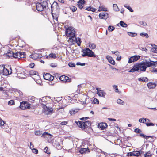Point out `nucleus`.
Returning a JSON list of instances; mask_svg holds the SVG:
<instances>
[{
  "mask_svg": "<svg viewBox=\"0 0 157 157\" xmlns=\"http://www.w3.org/2000/svg\"><path fill=\"white\" fill-rule=\"evenodd\" d=\"M51 13L53 19L58 21V18L59 15L60 8L57 2H54L51 5Z\"/></svg>",
  "mask_w": 157,
  "mask_h": 157,
  "instance_id": "nucleus-1",
  "label": "nucleus"
},
{
  "mask_svg": "<svg viewBox=\"0 0 157 157\" xmlns=\"http://www.w3.org/2000/svg\"><path fill=\"white\" fill-rule=\"evenodd\" d=\"M137 64L140 67L139 68V72L141 71H145L147 67L155 66V62L153 61L142 62L141 63H137Z\"/></svg>",
  "mask_w": 157,
  "mask_h": 157,
  "instance_id": "nucleus-2",
  "label": "nucleus"
},
{
  "mask_svg": "<svg viewBox=\"0 0 157 157\" xmlns=\"http://www.w3.org/2000/svg\"><path fill=\"white\" fill-rule=\"evenodd\" d=\"M16 73L18 77L24 79L26 78L27 74L26 72L27 71L25 70L24 69L19 67H17L16 68Z\"/></svg>",
  "mask_w": 157,
  "mask_h": 157,
  "instance_id": "nucleus-3",
  "label": "nucleus"
},
{
  "mask_svg": "<svg viewBox=\"0 0 157 157\" xmlns=\"http://www.w3.org/2000/svg\"><path fill=\"white\" fill-rule=\"evenodd\" d=\"M75 123L82 130H85L88 127L91 126V123L90 121H88L85 122L81 121H75Z\"/></svg>",
  "mask_w": 157,
  "mask_h": 157,
  "instance_id": "nucleus-4",
  "label": "nucleus"
},
{
  "mask_svg": "<svg viewBox=\"0 0 157 157\" xmlns=\"http://www.w3.org/2000/svg\"><path fill=\"white\" fill-rule=\"evenodd\" d=\"M83 54L82 55L83 57L88 56L89 57H96V55L94 54L92 51L88 48H85L82 50Z\"/></svg>",
  "mask_w": 157,
  "mask_h": 157,
  "instance_id": "nucleus-5",
  "label": "nucleus"
},
{
  "mask_svg": "<svg viewBox=\"0 0 157 157\" xmlns=\"http://www.w3.org/2000/svg\"><path fill=\"white\" fill-rule=\"evenodd\" d=\"M42 107L46 115L52 114L54 111L52 107H48L46 104L42 103Z\"/></svg>",
  "mask_w": 157,
  "mask_h": 157,
  "instance_id": "nucleus-6",
  "label": "nucleus"
},
{
  "mask_svg": "<svg viewBox=\"0 0 157 157\" xmlns=\"http://www.w3.org/2000/svg\"><path fill=\"white\" fill-rule=\"evenodd\" d=\"M71 27H68L66 29L65 31V33L67 36H69L70 37L75 36V31L71 30Z\"/></svg>",
  "mask_w": 157,
  "mask_h": 157,
  "instance_id": "nucleus-7",
  "label": "nucleus"
},
{
  "mask_svg": "<svg viewBox=\"0 0 157 157\" xmlns=\"http://www.w3.org/2000/svg\"><path fill=\"white\" fill-rule=\"evenodd\" d=\"M31 105L28 103L26 101H22L20 103V107L21 109L24 110L29 109L30 108Z\"/></svg>",
  "mask_w": 157,
  "mask_h": 157,
  "instance_id": "nucleus-8",
  "label": "nucleus"
},
{
  "mask_svg": "<svg viewBox=\"0 0 157 157\" xmlns=\"http://www.w3.org/2000/svg\"><path fill=\"white\" fill-rule=\"evenodd\" d=\"M0 73L4 75H7L12 73V71H11L10 73L9 70L5 67L0 66Z\"/></svg>",
  "mask_w": 157,
  "mask_h": 157,
  "instance_id": "nucleus-9",
  "label": "nucleus"
},
{
  "mask_svg": "<svg viewBox=\"0 0 157 157\" xmlns=\"http://www.w3.org/2000/svg\"><path fill=\"white\" fill-rule=\"evenodd\" d=\"M140 56L139 55H135L131 57L129 59L128 61L129 63L134 62L137 61L140 59Z\"/></svg>",
  "mask_w": 157,
  "mask_h": 157,
  "instance_id": "nucleus-10",
  "label": "nucleus"
},
{
  "mask_svg": "<svg viewBox=\"0 0 157 157\" xmlns=\"http://www.w3.org/2000/svg\"><path fill=\"white\" fill-rule=\"evenodd\" d=\"M44 79L49 81H52L54 79V77L49 73H46L43 75Z\"/></svg>",
  "mask_w": 157,
  "mask_h": 157,
  "instance_id": "nucleus-11",
  "label": "nucleus"
},
{
  "mask_svg": "<svg viewBox=\"0 0 157 157\" xmlns=\"http://www.w3.org/2000/svg\"><path fill=\"white\" fill-rule=\"evenodd\" d=\"M30 57L33 59H40L42 56V55L37 53H34L30 55Z\"/></svg>",
  "mask_w": 157,
  "mask_h": 157,
  "instance_id": "nucleus-12",
  "label": "nucleus"
},
{
  "mask_svg": "<svg viewBox=\"0 0 157 157\" xmlns=\"http://www.w3.org/2000/svg\"><path fill=\"white\" fill-rule=\"evenodd\" d=\"M96 90L97 91V94L100 97H104L106 94V93L103 90H101V88H97Z\"/></svg>",
  "mask_w": 157,
  "mask_h": 157,
  "instance_id": "nucleus-13",
  "label": "nucleus"
},
{
  "mask_svg": "<svg viewBox=\"0 0 157 157\" xmlns=\"http://www.w3.org/2000/svg\"><path fill=\"white\" fill-rule=\"evenodd\" d=\"M36 7L37 10L39 11H42L45 9L39 2L36 4Z\"/></svg>",
  "mask_w": 157,
  "mask_h": 157,
  "instance_id": "nucleus-14",
  "label": "nucleus"
},
{
  "mask_svg": "<svg viewBox=\"0 0 157 157\" xmlns=\"http://www.w3.org/2000/svg\"><path fill=\"white\" fill-rule=\"evenodd\" d=\"M139 66L137 64V63L134 65L133 66V68L131 69L130 71H129V72H133L135 71H137L139 72Z\"/></svg>",
  "mask_w": 157,
  "mask_h": 157,
  "instance_id": "nucleus-15",
  "label": "nucleus"
},
{
  "mask_svg": "<svg viewBox=\"0 0 157 157\" xmlns=\"http://www.w3.org/2000/svg\"><path fill=\"white\" fill-rule=\"evenodd\" d=\"M39 2L46 9L48 8V3L49 2L48 0H40Z\"/></svg>",
  "mask_w": 157,
  "mask_h": 157,
  "instance_id": "nucleus-16",
  "label": "nucleus"
},
{
  "mask_svg": "<svg viewBox=\"0 0 157 157\" xmlns=\"http://www.w3.org/2000/svg\"><path fill=\"white\" fill-rule=\"evenodd\" d=\"M108 14L105 12L100 13L99 14V18L101 19H106L108 17Z\"/></svg>",
  "mask_w": 157,
  "mask_h": 157,
  "instance_id": "nucleus-17",
  "label": "nucleus"
},
{
  "mask_svg": "<svg viewBox=\"0 0 157 157\" xmlns=\"http://www.w3.org/2000/svg\"><path fill=\"white\" fill-rule=\"evenodd\" d=\"M63 78H65V81L67 82H71V79L67 76L63 75L59 77V79L61 81H63Z\"/></svg>",
  "mask_w": 157,
  "mask_h": 157,
  "instance_id": "nucleus-18",
  "label": "nucleus"
},
{
  "mask_svg": "<svg viewBox=\"0 0 157 157\" xmlns=\"http://www.w3.org/2000/svg\"><path fill=\"white\" fill-rule=\"evenodd\" d=\"M15 53H14L10 50H9L7 53H6L7 56L10 58L13 57L15 58Z\"/></svg>",
  "mask_w": 157,
  "mask_h": 157,
  "instance_id": "nucleus-19",
  "label": "nucleus"
},
{
  "mask_svg": "<svg viewBox=\"0 0 157 157\" xmlns=\"http://www.w3.org/2000/svg\"><path fill=\"white\" fill-rule=\"evenodd\" d=\"M41 137L48 139H51L52 137V136L47 132H44L42 134Z\"/></svg>",
  "mask_w": 157,
  "mask_h": 157,
  "instance_id": "nucleus-20",
  "label": "nucleus"
},
{
  "mask_svg": "<svg viewBox=\"0 0 157 157\" xmlns=\"http://www.w3.org/2000/svg\"><path fill=\"white\" fill-rule=\"evenodd\" d=\"M139 122L140 123H146V122H149L150 121V120L147 118H142L139 119Z\"/></svg>",
  "mask_w": 157,
  "mask_h": 157,
  "instance_id": "nucleus-21",
  "label": "nucleus"
},
{
  "mask_svg": "<svg viewBox=\"0 0 157 157\" xmlns=\"http://www.w3.org/2000/svg\"><path fill=\"white\" fill-rule=\"evenodd\" d=\"M69 40L72 44H74L76 41V37L75 36H71L69 38Z\"/></svg>",
  "mask_w": 157,
  "mask_h": 157,
  "instance_id": "nucleus-22",
  "label": "nucleus"
},
{
  "mask_svg": "<svg viewBox=\"0 0 157 157\" xmlns=\"http://www.w3.org/2000/svg\"><path fill=\"white\" fill-rule=\"evenodd\" d=\"M107 58L111 64L113 65H114L115 64V61L112 57H110L109 56H107Z\"/></svg>",
  "mask_w": 157,
  "mask_h": 157,
  "instance_id": "nucleus-23",
  "label": "nucleus"
},
{
  "mask_svg": "<svg viewBox=\"0 0 157 157\" xmlns=\"http://www.w3.org/2000/svg\"><path fill=\"white\" fill-rule=\"evenodd\" d=\"M147 86L149 88L153 89L156 86V85L155 83L149 82L147 84Z\"/></svg>",
  "mask_w": 157,
  "mask_h": 157,
  "instance_id": "nucleus-24",
  "label": "nucleus"
},
{
  "mask_svg": "<svg viewBox=\"0 0 157 157\" xmlns=\"http://www.w3.org/2000/svg\"><path fill=\"white\" fill-rule=\"evenodd\" d=\"M36 81H37L39 82H41V81L40 80V77L38 75V74H36V75H35V76L32 77Z\"/></svg>",
  "mask_w": 157,
  "mask_h": 157,
  "instance_id": "nucleus-25",
  "label": "nucleus"
},
{
  "mask_svg": "<svg viewBox=\"0 0 157 157\" xmlns=\"http://www.w3.org/2000/svg\"><path fill=\"white\" fill-rule=\"evenodd\" d=\"M22 53V52H15V58H21V54Z\"/></svg>",
  "mask_w": 157,
  "mask_h": 157,
  "instance_id": "nucleus-26",
  "label": "nucleus"
},
{
  "mask_svg": "<svg viewBox=\"0 0 157 157\" xmlns=\"http://www.w3.org/2000/svg\"><path fill=\"white\" fill-rule=\"evenodd\" d=\"M89 46L91 49H93L96 48V45L95 44L90 42L89 43Z\"/></svg>",
  "mask_w": 157,
  "mask_h": 157,
  "instance_id": "nucleus-27",
  "label": "nucleus"
},
{
  "mask_svg": "<svg viewBox=\"0 0 157 157\" xmlns=\"http://www.w3.org/2000/svg\"><path fill=\"white\" fill-rule=\"evenodd\" d=\"M99 126L100 128H101V129L103 130L107 127V125L106 123H105L101 124L100 125L99 124Z\"/></svg>",
  "mask_w": 157,
  "mask_h": 157,
  "instance_id": "nucleus-28",
  "label": "nucleus"
},
{
  "mask_svg": "<svg viewBox=\"0 0 157 157\" xmlns=\"http://www.w3.org/2000/svg\"><path fill=\"white\" fill-rule=\"evenodd\" d=\"M56 57V55L53 53H50L49 55L46 57V58L49 59L50 58L54 59Z\"/></svg>",
  "mask_w": 157,
  "mask_h": 157,
  "instance_id": "nucleus-29",
  "label": "nucleus"
},
{
  "mask_svg": "<svg viewBox=\"0 0 157 157\" xmlns=\"http://www.w3.org/2000/svg\"><path fill=\"white\" fill-rule=\"evenodd\" d=\"M86 10H88V11H92L93 12H94L96 10V9L95 8H93L92 7H91V6H90L87 8H86L85 9Z\"/></svg>",
  "mask_w": 157,
  "mask_h": 157,
  "instance_id": "nucleus-30",
  "label": "nucleus"
},
{
  "mask_svg": "<svg viewBox=\"0 0 157 157\" xmlns=\"http://www.w3.org/2000/svg\"><path fill=\"white\" fill-rule=\"evenodd\" d=\"M54 146L58 149H61L62 147L60 146L59 144L57 141H56L55 143Z\"/></svg>",
  "mask_w": 157,
  "mask_h": 157,
  "instance_id": "nucleus-31",
  "label": "nucleus"
},
{
  "mask_svg": "<svg viewBox=\"0 0 157 157\" xmlns=\"http://www.w3.org/2000/svg\"><path fill=\"white\" fill-rule=\"evenodd\" d=\"M36 74H38V72L34 70H31L29 71V74L31 76H34Z\"/></svg>",
  "mask_w": 157,
  "mask_h": 157,
  "instance_id": "nucleus-32",
  "label": "nucleus"
},
{
  "mask_svg": "<svg viewBox=\"0 0 157 157\" xmlns=\"http://www.w3.org/2000/svg\"><path fill=\"white\" fill-rule=\"evenodd\" d=\"M139 135L141 137H142L146 139H147L149 138H152V137L151 136L145 135L143 133H140Z\"/></svg>",
  "mask_w": 157,
  "mask_h": 157,
  "instance_id": "nucleus-33",
  "label": "nucleus"
},
{
  "mask_svg": "<svg viewBox=\"0 0 157 157\" xmlns=\"http://www.w3.org/2000/svg\"><path fill=\"white\" fill-rule=\"evenodd\" d=\"M138 79L140 81H144L146 82L148 81V79L147 77L140 78Z\"/></svg>",
  "mask_w": 157,
  "mask_h": 157,
  "instance_id": "nucleus-34",
  "label": "nucleus"
},
{
  "mask_svg": "<svg viewBox=\"0 0 157 157\" xmlns=\"http://www.w3.org/2000/svg\"><path fill=\"white\" fill-rule=\"evenodd\" d=\"M127 33L129 36L132 37L136 36L137 35L136 33L131 32H128Z\"/></svg>",
  "mask_w": 157,
  "mask_h": 157,
  "instance_id": "nucleus-35",
  "label": "nucleus"
},
{
  "mask_svg": "<svg viewBox=\"0 0 157 157\" xmlns=\"http://www.w3.org/2000/svg\"><path fill=\"white\" fill-rule=\"evenodd\" d=\"M117 104L122 105H124L125 104L124 102L120 99H118L117 100Z\"/></svg>",
  "mask_w": 157,
  "mask_h": 157,
  "instance_id": "nucleus-36",
  "label": "nucleus"
},
{
  "mask_svg": "<svg viewBox=\"0 0 157 157\" xmlns=\"http://www.w3.org/2000/svg\"><path fill=\"white\" fill-rule=\"evenodd\" d=\"M113 10L116 11H117L119 10V9L118 7V6L116 4H113Z\"/></svg>",
  "mask_w": 157,
  "mask_h": 157,
  "instance_id": "nucleus-37",
  "label": "nucleus"
},
{
  "mask_svg": "<svg viewBox=\"0 0 157 157\" xmlns=\"http://www.w3.org/2000/svg\"><path fill=\"white\" fill-rule=\"evenodd\" d=\"M140 35L143 37H145L146 38H147L149 36L148 34L146 33H140Z\"/></svg>",
  "mask_w": 157,
  "mask_h": 157,
  "instance_id": "nucleus-38",
  "label": "nucleus"
},
{
  "mask_svg": "<svg viewBox=\"0 0 157 157\" xmlns=\"http://www.w3.org/2000/svg\"><path fill=\"white\" fill-rule=\"evenodd\" d=\"M107 11V8H105L103 6H101L99 7V10L98 11Z\"/></svg>",
  "mask_w": 157,
  "mask_h": 157,
  "instance_id": "nucleus-39",
  "label": "nucleus"
},
{
  "mask_svg": "<svg viewBox=\"0 0 157 157\" xmlns=\"http://www.w3.org/2000/svg\"><path fill=\"white\" fill-rule=\"evenodd\" d=\"M120 25L123 27H126L127 26V25L122 21H121L120 22Z\"/></svg>",
  "mask_w": 157,
  "mask_h": 157,
  "instance_id": "nucleus-40",
  "label": "nucleus"
},
{
  "mask_svg": "<svg viewBox=\"0 0 157 157\" xmlns=\"http://www.w3.org/2000/svg\"><path fill=\"white\" fill-rule=\"evenodd\" d=\"M133 156L138 157L140 155V153L139 151H133Z\"/></svg>",
  "mask_w": 157,
  "mask_h": 157,
  "instance_id": "nucleus-41",
  "label": "nucleus"
},
{
  "mask_svg": "<svg viewBox=\"0 0 157 157\" xmlns=\"http://www.w3.org/2000/svg\"><path fill=\"white\" fill-rule=\"evenodd\" d=\"M124 6L128 9L131 12H133V10L132 9V8L127 4L125 5H124Z\"/></svg>",
  "mask_w": 157,
  "mask_h": 157,
  "instance_id": "nucleus-42",
  "label": "nucleus"
},
{
  "mask_svg": "<svg viewBox=\"0 0 157 157\" xmlns=\"http://www.w3.org/2000/svg\"><path fill=\"white\" fill-rule=\"evenodd\" d=\"M45 100V98L44 97L42 98L40 100V103L42 105V103L46 104Z\"/></svg>",
  "mask_w": 157,
  "mask_h": 157,
  "instance_id": "nucleus-43",
  "label": "nucleus"
},
{
  "mask_svg": "<svg viewBox=\"0 0 157 157\" xmlns=\"http://www.w3.org/2000/svg\"><path fill=\"white\" fill-rule=\"evenodd\" d=\"M87 151L86 149L85 148H82L79 150V151L81 154H83Z\"/></svg>",
  "mask_w": 157,
  "mask_h": 157,
  "instance_id": "nucleus-44",
  "label": "nucleus"
},
{
  "mask_svg": "<svg viewBox=\"0 0 157 157\" xmlns=\"http://www.w3.org/2000/svg\"><path fill=\"white\" fill-rule=\"evenodd\" d=\"M108 29L109 32H112L115 29V27L112 26H109Z\"/></svg>",
  "mask_w": 157,
  "mask_h": 157,
  "instance_id": "nucleus-45",
  "label": "nucleus"
},
{
  "mask_svg": "<svg viewBox=\"0 0 157 157\" xmlns=\"http://www.w3.org/2000/svg\"><path fill=\"white\" fill-rule=\"evenodd\" d=\"M75 43H77V45L78 46H80L81 45V39L80 38H78L77 39H76V41Z\"/></svg>",
  "mask_w": 157,
  "mask_h": 157,
  "instance_id": "nucleus-46",
  "label": "nucleus"
},
{
  "mask_svg": "<svg viewBox=\"0 0 157 157\" xmlns=\"http://www.w3.org/2000/svg\"><path fill=\"white\" fill-rule=\"evenodd\" d=\"M70 9L73 12H75L77 10V8L75 6H71L70 7Z\"/></svg>",
  "mask_w": 157,
  "mask_h": 157,
  "instance_id": "nucleus-47",
  "label": "nucleus"
},
{
  "mask_svg": "<svg viewBox=\"0 0 157 157\" xmlns=\"http://www.w3.org/2000/svg\"><path fill=\"white\" fill-rule=\"evenodd\" d=\"M14 101L13 100H11L8 102V104L10 105H14Z\"/></svg>",
  "mask_w": 157,
  "mask_h": 157,
  "instance_id": "nucleus-48",
  "label": "nucleus"
},
{
  "mask_svg": "<svg viewBox=\"0 0 157 157\" xmlns=\"http://www.w3.org/2000/svg\"><path fill=\"white\" fill-rule=\"evenodd\" d=\"M49 149L47 147H46L44 149V151L47 154H49L50 153V151L48 150Z\"/></svg>",
  "mask_w": 157,
  "mask_h": 157,
  "instance_id": "nucleus-49",
  "label": "nucleus"
},
{
  "mask_svg": "<svg viewBox=\"0 0 157 157\" xmlns=\"http://www.w3.org/2000/svg\"><path fill=\"white\" fill-rule=\"evenodd\" d=\"M134 132L140 134L142 132V131L139 128H136L134 129Z\"/></svg>",
  "mask_w": 157,
  "mask_h": 157,
  "instance_id": "nucleus-50",
  "label": "nucleus"
},
{
  "mask_svg": "<svg viewBox=\"0 0 157 157\" xmlns=\"http://www.w3.org/2000/svg\"><path fill=\"white\" fill-rule=\"evenodd\" d=\"M85 2L84 0H79L78 1L77 3L79 4H80L81 5H84Z\"/></svg>",
  "mask_w": 157,
  "mask_h": 157,
  "instance_id": "nucleus-51",
  "label": "nucleus"
},
{
  "mask_svg": "<svg viewBox=\"0 0 157 157\" xmlns=\"http://www.w3.org/2000/svg\"><path fill=\"white\" fill-rule=\"evenodd\" d=\"M93 103L94 104H98L99 103V100L96 98H95L93 100Z\"/></svg>",
  "mask_w": 157,
  "mask_h": 157,
  "instance_id": "nucleus-52",
  "label": "nucleus"
},
{
  "mask_svg": "<svg viewBox=\"0 0 157 157\" xmlns=\"http://www.w3.org/2000/svg\"><path fill=\"white\" fill-rule=\"evenodd\" d=\"M5 124V122L1 118H0V126H3Z\"/></svg>",
  "mask_w": 157,
  "mask_h": 157,
  "instance_id": "nucleus-53",
  "label": "nucleus"
},
{
  "mask_svg": "<svg viewBox=\"0 0 157 157\" xmlns=\"http://www.w3.org/2000/svg\"><path fill=\"white\" fill-rule=\"evenodd\" d=\"M139 23L140 25H143V26H146L147 25V23L144 21H141L139 22Z\"/></svg>",
  "mask_w": 157,
  "mask_h": 157,
  "instance_id": "nucleus-54",
  "label": "nucleus"
},
{
  "mask_svg": "<svg viewBox=\"0 0 157 157\" xmlns=\"http://www.w3.org/2000/svg\"><path fill=\"white\" fill-rule=\"evenodd\" d=\"M68 66L70 67H75V65L74 63L71 62L68 63Z\"/></svg>",
  "mask_w": 157,
  "mask_h": 157,
  "instance_id": "nucleus-55",
  "label": "nucleus"
},
{
  "mask_svg": "<svg viewBox=\"0 0 157 157\" xmlns=\"http://www.w3.org/2000/svg\"><path fill=\"white\" fill-rule=\"evenodd\" d=\"M35 134L36 135L39 136L41 134V133L40 131H36L35 132Z\"/></svg>",
  "mask_w": 157,
  "mask_h": 157,
  "instance_id": "nucleus-56",
  "label": "nucleus"
},
{
  "mask_svg": "<svg viewBox=\"0 0 157 157\" xmlns=\"http://www.w3.org/2000/svg\"><path fill=\"white\" fill-rule=\"evenodd\" d=\"M32 152L35 154H37L38 153V150L36 148H33Z\"/></svg>",
  "mask_w": 157,
  "mask_h": 157,
  "instance_id": "nucleus-57",
  "label": "nucleus"
},
{
  "mask_svg": "<svg viewBox=\"0 0 157 157\" xmlns=\"http://www.w3.org/2000/svg\"><path fill=\"white\" fill-rule=\"evenodd\" d=\"M155 47L152 49V52L155 53H157V46H155Z\"/></svg>",
  "mask_w": 157,
  "mask_h": 157,
  "instance_id": "nucleus-58",
  "label": "nucleus"
},
{
  "mask_svg": "<svg viewBox=\"0 0 157 157\" xmlns=\"http://www.w3.org/2000/svg\"><path fill=\"white\" fill-rule=\"evenodd\" d=\"M146 125L147 126H154V124L153 123H151V122H150L149 123H146Z\"/></svg>",
  "mask_w": 157,
  "mask_h": 157,
  "instance_id": "nucleus-59",
  "label": "nucleus"
},
{
  "mask_svg": "<svg viewBox=\"0 0 157 157\" xmlns=\"http://www.w3.org/2000/svg\"><path fill=\"white\" fill-rule=\"evenodd\" d=\"M113 87L114 89H115V91L116 92H118V90L117 88V86L115 85H114L113 86Z\"/></svg>",
  "mask_w": 157,
  "mask_h": 157,
  "instance_id": "nucleus-60",
  "label": "nucleus"
},
{
  "mask_svg": "<svg viewBox=\"0 0 157 157\" xmlns=\"http://www.w3.org/2000/svg\"><path fill=\"white\" fill-rule=\"evenodd\" d=\"M61 100V98L58 97L55 98V101L58 102H59Z\"/></svg>",
  "mask_w": 157,
  "mask_h": 157,
  "instance_id": "nucleus-61",
  "label": "nucleus"
},
{
  "mask_svg": "<svg viewBox=\"0 0 157 157\" xmlns=\"http://www.w3.org/2000/svg\"><path fill=\"white\" fill-rule=\"evenodd\" d=\"M77 65H80L81 66H84L85 65V63H81L80 62H78L76 64Z\"/></svg>",
  "mask_w": 157,
  "mask_h": 157,
  "instance_id": "nucleus-62",
  "label": "nucleus"
},
{
  "mask_svg": "<svg viewBox=\"0 0 157 157\" xmlns=\"http://www.w3.org/2000/svg\"><path fill=\"white\" fill-rule=\"evenodd\" d=\"M50 66L52 67H57V65L56 64V63H51L50 65Z\"/></svg>",
  "mask_w": 157,
  "mask_h": 157,
  "instance_id": "nucleus-63",
  "label": "nucleus"
},
{
  "mask_svg": "<svg viewBox=\"0 0 157 157\" xmlns=\"http://www.w3.org/2000/svg\"><path fill=\"white\" fill-rule=\"evenodd\" d=\"M70 113L71 115L72 114H75L76 113V112L74 110H72L70 111Z\"/></svg>",
  "mask_w": 157,
  "mask_h": 157,
  "instance_id": "nucleus-64",
  "label": "nucleus"
}]
</instances>
